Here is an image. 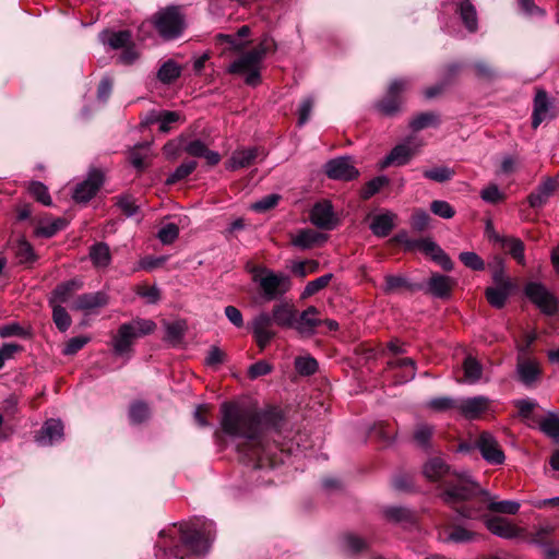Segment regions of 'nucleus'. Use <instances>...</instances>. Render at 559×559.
<instances>
[{
	"instance_id": "f257e3e1",
	"label": "nucleus",
	"mask_w": 559,
	"mask_h": 559,
	"mask_svg": "<svg viewBox=\"0 0 559 559\" xmlns=\"http://www.w3.org/2000/svg\"><path fill=\"white\" fill-rule=\"evenodd\" d=\"M221 413L222 430L230 437L245 439L239 451L254 468H273L284 462L283 450L261 435V420L255 411L236 403H223Z\"/></svg>"
},
{
	"instance_id": "f03ea898",
	"label": "nucleus",
	"mask_w": 559,
	"mask_h": 559,
	"mask_svg": "<svg viewBox=\"0 0 559 559\" xmlns=\"http://www.w3.org/2000/svg\"><path fill=\"white\" fill-rule=\"evenodd\" d=\"M424 475L429 480L438 481L443 486L441 496L449 506L455 507L457 503L467 502L456 509L460 516L465 519L480 516L484 508L473 501L478 491V485L466 473L452 471L442 459L433 457L424 465Z\"/></svg>"
},
{
	"instance_id": "7ed1b4c3",
	"label": "nucleus",
	"mask_w": 559,
	"mask_h": 559,
	"mask_svg": "<svg viewBox=\"0 0 559 559\" xmlns=\"http://www.w3.org/2000/svg\"><path fill=\"white\" fill-rule=\"evenodd\" d=\"M180 545L168 547L165 540L157 546V559H195L206 554L215 537V524L210 520H197L179 526Z\"/></svg>"
},
{
	"instance_id": "20e7f679",
	"label": "nucleus",
	"mask_w": 559,
	"mask_h": 559,
	"mask_svg": "<svg viewBox=\"0 0 559 559\" xmlns=\"http://www.w3.org/2000/svg\"><path fill=\"white\" fill-rule=\"evenodd\" d=\"M273 48V41L264 38L250 51L241 55L228 67V72L245 75L248 85L255 86L260 82V66L266 53Z\"/></svg>"
},
{
	"instance_id": "39448f33",
	"label": "nucleus",
	"mask_w": 559,
	"mask_h": 559,
	"mask_svg": "<svg viewBox=\"0 0 559 559\" xmlns=\"http://www.w3.org/2000/svg\"><path fill=\"white\" fill-rule=\"evenodd\" d=\"M156 323L151 319L135 318L122 323L111 341L114 353L118 356L129 355L136 338L152 334Z\"/></svg>"
},
{
	"instance_id": "423d86ee",
	"label": "nucleus",
	"mask_w": 559,
	"mask_h": 559,
	"mask_svg": "<svg viewBox=\"0 0 559 559\" xmlns=\"http://www.w3.org/2000/svg\"><path fill=\"white\" fill-rule=\"evenodd\" d=\"M251 273L252 280L259 285L265 301L275 300L290 289V278L284 273H275L264 266H254Z\"/></svg>"
},
{
	"instance_id": "0eeeda50",
	"label": "nucleus",
	"mask_w": 559,
	"mask_h": 559,
	"mask_svg": "<svg viewBox=\"0 0 559 559\" xmlns=\"http://www.w3.org/2000/svg\"><path fill=\"white\" fill-rule=\"evenodd\" d=\"M386 348L394 355V357L388 361V368L395 371V383L402 384L413 380L416 374V362L412 358L397 357V355L405 353V349L399 341H390Z\"/></svg>"
},
{
	"instance_id": "6e6552de",
	"label": "nucleus",
	"mask_w": 559,
	"mask_h": 559,
	"mask_svg": "<svg viewBox=\"0 0 559 559\" xmlns=\"http://www.w3.org/2000/svg\"><path fill=\"white\" fill-rule=\"evenodd\" d=\"M154 25L162 37L174 39L181 35L185 20L178 8L170 7L155 14Z\"/></svg>"
},
{
	"instance_id": "1a4fd4ad",
	"label": "nucleus",
	"mask_w": 559,
	"mask_h": 559,
	"mask_svg": "<svg viewBox=\"0 0 559 559\" xmlns=\"http://www.w3.org/2000/svg\"><path fill=\"white\" fill-rule=\"evenodd\" d=\"M423 143L415 138H407L402 143L395 145L391 152L381 162V167L385 168L391 165L403 166L416 155Z\"/></svg>"
},
{
	"instance_id": "9d476101",
	"label": "nucleus",
	"mask_w": 559,
	"mask_h": 559,
	"mask_svg": "<svg viewBox=\"0 0 559 559\" xmlns=\"http://www.w3.org/2000/svg\"><path fill=\"white\" fill-rule=\"evenodd\" d=\"M524 290L527 298L545 314L552 316L558 311L557 299L543 284L531 282Z\"/></svg>"
},
{
	"instance_id": "9b49d317",
	"label": "nucleus",
	"mask_w": 559,
	"mask_h": 559,
	"mask_svg": "<svg viewBox=\"0 0 559 559\" xmlns=\"http://www.w3.org/2000/svg\"><path fill=\"white\" fill-rule=\"evenodd\" d=\"M104 183V174L99 169H93L88 173L85 180L79 182L72 193V198L78 203H87L95 197Z\"/></svg>"
},
{
	"instance_id": "f8f14e48",
	"label": "nucleus",
	"mask_w": 559,
	"mask_h": 559,
	"mask_svg": "<svg viewBox=\"0 0 559 559\" xmlns=\"http://www.w3.org/2000/svg\"><path fill=\"white\" fill-rule=\"evenodd\" d=\"M275 324L273 316L262 311L251 321V331L254 340L261 350H263L271 340L276 335L272 325Z\"/></svg>"
},
{
	"instance_id": "ddd939ff",
	"label": "nucleus",
	"mask_w": 559,
	"mask_h": 559,
	"mask_svg": "<svg viewBox=\"0 0 559 559\" xmlns=\"http://www.w3.org/2000/svg\"><path fill=\"white\" fill-rule=\"evenodd\" d=\"M409 84V80L406 79L394 80L390 84L386 95L379 102V110L389 116L395 114L402 105L401 95L407 91Z\"/></svg>"
},
{
	"instance_id": "4468645a",
	"label": "nucleus",
	"mask_w": 559,
	"mask_h": 559,
	"mask_svg": "<svg viewBox=\"0 0 559 559\" xmlns=\"http://www.w3.org/2000/svg\"><path fill=\"white\" fill-rule=\"evenodd\" d=\"M324 173L330 179L349 181L358 177L359 171L348 156L337 157L324 165Z\"/></svg>"
},
{
	"instance_id": "2eb2a0df",
	"label": "nucleus",
	"mask_w": 559,
	"mask_h": 559,
	"mask_svg": "<svg viewBox=\"0 0 559 559\" xmlns=\"http://www.w3.org/2000/svg\"><path fill=\"white\" fill-rule=\"evenodd\" d=\"M310 222L320 229H334L338 221L332 203L329 200L314 203L310 211Z\"/></svg>"
},
{
	"instance_id": "dca6fc26",
	"label": "nucleus",
	"mask_w": 559,
	"mask_h": 559,
	"mask_svg": "<svg viewBox=\"0 0 559 559\" xmlns=\"http://www.w3.org/2000/svg\"><path fill=\"white\" fill-rule=\"evenodd\" d=\"M476 447L489 464L499 465L504 462V453L491 433L483 432L476 442Z\"/></svg>"
},
{
	"instance_id": "f3484780",
	"label": "nucleus",
	"mask_w": 559,
	"mask_h": 559,
	"mask_svg": "<svg viewBox=\"0 0 559 559\" xmlns=\"http://www.w3.org/2000/svg\"><path fill=\"white\" fill-rule=\"evenodd\" d=\"M259 155L260 151L257 147L237 148L231 153L229 159L225 164V167L227 170L231 171L250 167L254 164Z\"/></svg>"
},
{
	"instance_id": "a211bd4d",
	"label": "nucleus",
	"mask_w": 559,
	"mask_h": 559,
	"mask_svg": "<svg viewBox=\"0 0 559 559\" xmlns=\"http://www.w3.org/2000/svg\"><path fill=\"white\" fill-rule=\"evenodd\" d=\"M63 438V424L60 419H48L43 425L35 439L39 445L48 447Z\"/></svg>"
},
{
	"instance_id": "6ab92c4d",
	"label": "nucleus",
	"mask_w": 559,
	"mask_h": 559,
	"mask_svg": "<svg viewBox=\"0 0 559 559\" xmlns=\"http://www.w3.org/2000/svg\"><path fill=\"white\" fill-rule=\"evenodd\" d=\"M489 407V399L479 395L457 400L456 409L466 418L475 419Z\"/></svg>"
},
{
	"instance_id": "aec40b11",
	"label": "nucleus",
	"mask_w": 559,
	"mask_h": 559,
	"mask_svg": "<svg viewBox=\"0 0 559 559\" xmlns=\"http://www.w3.org/2000/svg\"><path fill=\"white\" fill-rule=\"evenodd\" d=\"M516 374L523 385L532 388L540 378L542 369L535 359L523 358L516 364Z\"/></svg>"
},
{
	"instance_id": "412c9836",
	"label": "nucleus",
	"mask_w": 559,
	"mask_h": 559,
	"mask_svg": "<svg viewBox=\"0 0 559 559\" xmlns=\"http://www.w3.org/2000/svg\"><path fill=\"white\" fill-rule=\"evenodd\" d=\"M418 248L428 254L438 265H440L444 271L453 270V262L450 257L444 252V250L437 245L435 241L429 239H421L417 241Z\"/></svg>"
},
{
	"instance_id": "4be33fe9",
	"label": "nucleus",
	"mask_w": 559,
	"mask_h": 559,
	"mask_svg": "<svg viewBox=\"0 0 559 559\" xmlns=\"http://www.w3.org/2000/svg\"><path fill=\"white\" fill-rule=\"evenodd\" d=\"M108 304V296L103 292L80 295L72 305L73 310L92 312Z\"/></svg>"
},
{
	"instance_id": "5701e85b",
	"label": "nucleus",
	"mask_w": 559,
	"mask_h": 559,
	"mask_svg": "<svg viewBox=\"0 0 559 559\" xmlns=\"http://www.w3.org/2000/svg\"><path fill=\"white\" fill-rule=\"evenodd\" d=\"M487 528L495 535L502 538H515L523 534V530L513 525L510 521L503 518H491L486 521Z\"/></svg>"
},
{
	"instance_id": "b1692460",
	"label": "nucleus",
	"mask_w": 559,
	"mask_h": 559,
	"mask_svg": "<svg viewBox=\"0 0 559 559\" xmlns=\"http://www.w3.org/2000/svg\"><path fill=\"white\" fill-rule=\"evenodd\" d=\"M557 189V181L552 178H547L538 185V187L528 195L527 201L531 207L538 209L544 206L548 199L554 194Z\"/></svg>"
},
{
	"instance_id": "393cba45",
	"label": "nucleus",
	"mask_w": 559,
	"mask_h": 559,
	"mask_svg": "<svg viewBox=\"0 0 559 559\" xmlns=\"http://www.w3.org/2000/svg\"><path fill=\"white\" fill-rule=\"evenodd\" d=\"M454 285L455 281L453 278L439 273H433L427 283L428 293L441 299L450 297Z\"/></svg>"
},
{
	"instance_id": "a878e982",
	"label": "nucleus",
	"mask_w": 559,
	"mask_h": 559,
	"mask_svg": "<svg viewBox=\"0 0 559 559\" xmlns=\"http://www.w3.org/2000/svg\"><path fill=\"white\" fill-rule=\"evenodd\" d=\"M421 288L420 285L412 283L404 275H392L388 274L384 276V284L382 286V290L386 295L400 293L403 289H407L411 292L419 290Z\"/></svg>"
},
{
	"instance_id": "bb28decb",
	"label": "nucleus",
	"mask_w": 559,
	"mask_h": 559,
	"mask_svg": "<svg viewBox=\"0 0 559 559\" xmlns=\"http://www.w3.org/2000/svg\"><path fill=\"white\" fill-rule=\"evenodd\" d=\"M82 286L83 282L80 278H72L59 284L51 293L49 304L62 305L67 302L72 294L82 288Z\"/></svg>"
},
{
	"instance_id": "cd10ccee",
	"label": "nucleus",
	"mask_w": 559,
	"mask_h": 559,
	"mask_svg": "<svg viewBox=\"0 0 559 559\" xmlns=\"http://www.w3.org/2000/svg\"><path fill=\"white\" fill-rule=\"evenodd\" d=\"M326 240V236L310 228L300 229L293 238V246L302 250L310 249Z\"/></svg>"
},
{
	"instance_id": "c85d7f7f",
	"label": "nucleus",
	"mask_w": 559,
	"mask_h": 559,
	"mask_svg": "<svg viewBox=\"0 0 559 559\" xmlns=\"http://www.w3.org/2000/svg\"><path fill=\"white\" fill-rule=\"evenodd\" d=\"M272 316L277 326L295 328L296 310L292 305L287 302L275 305L272 310Z\"/></svg>"
},
{
	"instance_id": "c756f323",
	"label": "nucleus",
	"mask_w": 559,
	"mask_h": 559,
	"mask_svg": "<svg viewBox=\"0 0 559 559\" xmlns=\"http://www.w3.org/2000/svg\"><path fill=\"white\" fill-rule=\"evenodd\" d=\"M318 316V308L309 306L300 313L298 319L296 318L295 329L300 333H312L317 326L321 325V320Z\"/></svg>"
},
{
	"instance_id": "7c9ffc66",
	"label": "nucleus",
	"mask_w": 559,
	"mask_h": 559,
	"mask_svg": "<svg viewBox=\"0 0 559 559\" xmlns=\"http://www.w3.org/2000/svg\"><path fill=\"white\" fill-rule=\"evenodd\" d=\"M396 215L392 212H384L373 216L370 229L377 237H386L395 225Z\"/></svg>"
},
{
	"instance_id": "2f4dec72",
	"label": "nucleus",
	"mask_w": 559,
	"mask_h": 559,
	"mask_svg": "<svg viewBox=\"0 0 559 559\" xmlns=\"http://www.w3.org/2000/svg\"><path fill=\"white\" fill-rule=\"evenodd\" d=\"M480 493L484 496V501L488 502V509L493 512L504 513V514H515L518 513L520 509V503L513 500H502V501H495L488 491L481 490L478 487V491L476 495Z\"/></svg>"
},
{
	"instance_id": "473e14b6",
	"label": "nucleus",
	"mask_w": 559,
	"mask_h": 559,
	"mask_svg": "<svg viewBox=\"0 0 559 559\" xmlns=\"http://www.w3.org/2000/svg\"><path fill=\"white\" fill-rule=\"evenodd\" d=\"M548 112L549 102L547 93L545 91H538L534 98L532 127L534 129L538 128V126L548 117Z\"/></svg>"
},
{
	"instance_id": "72a5a7b5",
	"label": "nucleus",
	"mask_w": 559,
	"mask_h": 559,
	"mask_svg": "<svg viewBox=\"0 0 559 559\" xmlns=\"http://www.w3.org/2000/svg\"><path fill=\"white\" fill-rule=\"evenodd\" d=\"M100 40L112 49H123L132 44V35L129 31L103 32Z\"/></svg>"
},
{
	"instance_id": "f704fd0d",
	"label": "nucleus",
	"mask_w": 559,
	"mask_h": 559,
	"mask_svg": "<svg viewBox=\"0 0 559 559\" xmlns=\"http://www.w3.org/2000/svg\"><path fill=\"white\" fill-rule=\"evenodd\" d=\"M180 120V115L177 111H151L147 116V123H159V131L167 133L170 126Z\"/></svg>"
},
{
	"instance_id": "c9c22d12",
	"label": "nucleus",
	"mask_w": 559,
	"mask_h": 559,
	"mask_svg": "<svg viewBox=\"0 0 559 559\" xmlns=\"http://www.w3.org/2000/svg\"><path fill=\"white\" fill-rule=\"evenodd\" d=\"M67 221L61 217L44 218L38 223L35 229V234L38 237L50 238L55 236L58 231L64 229L67 227Z\"/></svg>"
},
{
	"instance_id": "e433bc0d",
	"label": "nucleus",
	"mask_w": 559,
	"mask_h": 559,
	"mask_svg": "<svg viewBox=\"0 0 559 559\" xmlns=\"http://www.w3.org/2000/svg\"><path fill=\"white\" fill-rule=\"evenodd\" d=\"M90 259L96 267H107L111 262L110 249L105 242H97L90 249Z\"/></svg>"
},
{
	"instance_id": "4c0bfd02",
	"label": "nucleus",
	"mask_w": 559,
	"mask_h": 559,
	"mask_svg": "<svg viewBox=\"0 0 559 559\" xmlns=\"http://www.w3.org/2000/svg\"><path fill=\"white\" fill-rule=\"evenodd\" d=\"M464 379L463 382L468 384L477 383L483 374L481 364L474 357L467 356L463 361Z\"/></svg>"
},
{
	"instance_id": "58836bf2",
	"label": "nucleus",
	"mask_w": 559,
	"mask_h": 559,
	"mask_svg": "<svg viewBox=\"0 0 559 559\" xmlns=\"http://www.w3.org/2000/svg\"><path fill=\"white\" fill-rule=\"evenodd\" d=\"M500 246L507 250L519 264L525 265L524 243L521 239L506 237L501 239Z\"/></svg>"
},
{
	"instance_id": "ea45409f",
	"label": "nucleus",
	"mask_w": 559,
	"mask_h": 559,
	"mask_svg": "<svg viewBox=\"0 0 559 559\" xmlns=\"http://www.w3.org/2000/svg\"><path fill=\"white\" fill-rule=\"evenodd\" d=\"M182 72V68L174 60L165 61L157 71V79L164 84L175 82Z\"/></svg>"
},
{
	"instance_id": "a19ab883",
	"label": "nucleus",
	"mask_w": 559,
	"mask_h": 559,
	"mask_svg": "<svg viewBox=\"0 0 559 559\" xmlns=\"http://www.w3.org/2000/svg\"><path fill=\"white\" fill-rule=\"evenodd\" d=\"M444 537L443 540L447 543H454V544H463L468 543L474 539L475 534L460 525H455L453 527H445L444 528Z\"/></svg>"
},
{
	"instance_id": "79ce46f5",
	"label": "nucleus",
	"mask_w": 559,
	"mask_h": 559,
	"mask_svg": "<svg viewBox=\"0 0 559 559\" xmlns=\"http://www.w3.org/2000/svg\"><path fill=\"white\" fill-rule=\"evenodd\" d=\"M457 9L465 27L469 32H475L477 29V13L474 5L469 0H462Z\"/></svg>"
},
{
	"instance_id": "37998d69",
	"label": "nucleus",
	"mask_w": 559,
	"mask_h": 559,
	"mask_svg": "<svg viewBox=\"0 0 559 559\" xmlns=\"http://www.w3.org/2000/svg\"><path fill=\"white\" fill-rule=\"evenodd\" d=\"M151 144L148 142L136 144L129 154L133 167L142 170L145 167V159L151 156Z\"/></svg>"
},
{
	"instance_id": "c03bdc74",
	"label": "nucleus",
	"mask_w": 559,
	"mask_h": 559,
	"mask_svg": "<svg viewBox=\"0 0 559 559\" xmlns=\"http://www.w3.org/2000/svg\"><path fill=\"white\" fill-rule=\"evenodd\" d=\"M165 328V340L173 343L178 344L187 330V323L183 320H176L174 322H164Z\"/></svg>"
},
{
	"instance_id": "a18cd8bd",
	"label": "nucleus",
	"mask_w": 559,
	"mask_h": 559,
	"mask_svg": "<svg viewBox=\"0 0 559 559\" xmlns=\"http://www.w3.org/2000/svg\"><path fill=\"white\" fill-rule=\"evenodd\" d=\"M440 122L439 116L435 112L427 111L415 116L409 121V128L413 131H420L428 127H437Z\"/></svg>"
},
{
	"instance_id": "49530a36",
	"label": "nucleus",
	"mask_w": 559,
	"mask_h": 559,
	"mask_svg": "<svg viewBox=\"0 0 559 559\" xmlns=\"http://www.w3.org/2000/svg\"><path fill=\"white\" fill-rule=\"evenodd\" d=\"M512 288L507 287H488L486 289V298L488 302L495 308H502L510 295Z\"/></svg>"
},
{
	"instance_id": "de8ad7c7",
	"label": "nucleus",
	"mask_w": 559,
	"mask_h": 559,
	"mask_svg": "<svg viewBox=\"0 0 559 559\" xmlns=\"http://www.w3.org/2000/svg\"><path fill=\"white\" fill-rule=\"evenodd\" d=\"M332 277H333V274L328 273V274H324L313 281L308 282V284L305 286V288L301 293V298L302 299L309 298L312 295H314V294L319 293L320 290H322L323 288H325L329 285V283L331 282Z\"/></svg>"
},
{
	"instance_id": "09e8293b",
	"label": "nucleus",
	"mask_w": 559,
	"mask_h": 559,
	"mask_svg": "<svg viewBox=\"0 0 559 559\" xmlns=\"http://www.w3.org/2000/svg\"><path fill=\"white\" fill-rule=\"evenodd\" d=\"M49 305L52 308V320L56 326L58 328L59 331L66 332L72 323L71 317L61 305Z\"/></svg>"
},
{
	"instance_id": "8fccbe9b",
	"label": "nucleus",
	"mask_w": 559,
	"mask_h": 559,
	"mask_svg": "<svg viewBox=\"0 0 559 559\" xmlns=\"http://www.w3.org/2000/svg\"><path fill=\"white\" fill-rule=\"evenodd\" d=\"M455 171L447 166L435 167L424 170L423 175L426 179L436 182H445L453 178Z\"/></svg>"
},
{
	"instance_id": "3c124183",
	"label": "nucleus",
	"mask_w": 559,
	"mask_h": 559,
	"mask_svg": "<svg viewBox=\"0 0 559 559\" xmlns=\"http://www.w3.org/2000/svg\"><path fill=\"white\" fill-rule=\"evenodd\" d=\"M15 255L22 264L33 263L36 260V254L32 245L25 239L17 241L15 246Z\"/></svg>"
},
{
	"instance_id": "603ef678",
	"label": "nucleus",
	"mask_w": 559,
	"mask_h": 559,
	"mask_svg": "<svg viewBox=\"0 0 559 559\" xmlns=\"http://www.w3.org/2000/svg\"><path fill=\"white\" fill-rule=\"evenodd\" d=\"M295 369L300 376H311L318 370V361L311 356H300L295 359Z\"/></svg>"
},
{
	"instance_id": "864d4df0",
	"label": "nucleus",
	"mask_w": 559,
	"mask_h": 559,
	"mask_svg": "<svg viewBox=\"0 0 559 559\" xmlns=\"http://www.w3.org/2000/svg\"><path fill=\"white\" fill-rule=\"evenodd\" d=\"M197 168V162L195 160H188L182 164H180L167 178V183H176L179 180L185 179L190 174L194 171Z\"/></svg>"
},
{
	"instance_id": "5fc2aeb1",
	"label": "nucleus",
	"mask_w": 559,
	"mask_h": 559,
	"mask_svg": "<svg viewBox=\"0 0 559 559\" xmlns=\"http://www.w3.org/2000/svg\"><path fill=\"white\" fill-rule=\"evenodd\" d=\"M28 191L41 204L46 206L51 205V197L48 192V188L44 183L32 181L28 186Z\"/></svg>"
},
{
	"instance_id": "6e6d98bb",
	"label": "nucleus",
	"mask_w": 559,
	"mask_h": 559,
	"mask_svg": "<svg viewBox=\"0 0 559 559\" xmlns=\"http://www.w3.org/2000/svg\"><path fill=\"white\" fill-rule=\"evenodd\" d=\"M116 205L128 217L134 216L139 211V205L132 195L124 194L116 198Z\"/></svg>"
},
{
	"instance_id": "4d7b16f0",
	"label": "nucleus",
	"mask_w": 559,
	"mask_h": 559,
	"mask_svg": "<svg viewBox=\"0 0 559 559\" xmlns=\"http://www.w3.org/2000/svg\"><path fill=\"white\" fill-rule=\"evenodd\" d=\"M343 546L349 554L356 555L367 549L368 545L361 537L348 534L343 538Z\"/></svg>"
},
{
	"instance_id": "13d9d810",
	"label": "nucleus",
	"mask_w": 559,
	"mask_h": 559,
	"mask_svg": "<svg viewBox=\"0 0 559 559\" xmlns=\"http://www.w3.org/2000/svg\"><path fill=\"white\" fill-rule=\"evenodd\" d=\"M540 430L552 438L554 440L559 441V417L556 415H549L544 418L539 424Z\"/></svg>"
},
{
	"instance_id": "bf43d9fd",
	"label": "nucleus",
	"mask_w": 559,
	"mask_h": 559,
	"mask_svg": "<svg viewBox=\"0 0 559 559\" xmlns=\"http://www.w3.org/2000/svg\"><path fill=\"white\" fill-rule=\"evenodd\" d=\"M179 236V227L175 223H166L158 233L157 238L163 245L173 243Z\"/></svg>"
},
{
	"instance_id": "052dcab7",
	"label": "nucleus",
	"mask_w": 559,
	"mask_h": 559,
	"mask_svg": "<svg viewBox=\"0 0 559 559\" xmlns=\"http://www.w3.org/2000/svg\"><path fill=\"white\" fill-rule=\"evenodd\" d=\"M150 416L148 406L143 402H135L130 406L129 418L132 424H141Z\"/></svg>"
},
{
	"instance_id": "680f3d73",
	"label": "nucleus",
	"mask_w": 559,
	"mask_h": 559,
	"mask_svg": "<svg viewBox=\"0 0 559 559\" xmlns=\"http://www.w3.org/2000/svg\"><path fill=\"white\" fill-rule=\"evenodd\" d=\"M319 270V262L316 260L299 261L293 264L292 272L304 278L308 274L316 273Z\"/></svg>"
},
{
	"instance_id": "e2e57ef3",
	"label": "nucleus",
	"mask_w": 559,
	"mask_h": 559,
	"mask_svg": "<svg viewBox=\"0 0 559 559\" xmlns=\"http://www.w3.org/2000/svg\"><path fill=\"white\" fill-rule=\"evenodd\" d=\"M389 183V178L386 176H378L371 179L366 183L361 191V197L364 199H369L374 195L381 188Z\"/></svg>"
},
{
	"instance_id": "0e129e2a",
	"label": "nucleus",
	"mask_w": 559,
	"mask_h": 559,
	"mask_svg": "<svg viewBox=\"0 0 559 559\" xmlns=\"http://www.w3.org/2000/svg\"><path fill=\"white\" fill-rule=\"evenodd\" d=\"M460 261L468 269L474 271H483L485 269V262L475 252L465 251L459 255Z\"/></svg>"
},
{
	"instance_id": "69168bd1",
	"label": "nucleus",
	"mask_w": 559,
	"mask_h": 559,
	"mask_svg": "<svg viewBox=\"0 0 559 559\" xmlns=\"http://www.w3.org/2000/svg\"><path fill=\"white\" fill-rule=\"evenodd\" d=\"M430 210L435 215L444 219H450L455 215V211L452 205L449 202L442 200L432 201L430 204Z\"/></svg>"
},
{
	"instance_id": "338daca9",
	"label": "nucleus",
	"mask_w": 559,
	"mask_h": 559,
	"mask_svg": "<svg viewBox=\"0 0 559 559\" xmlns=\"http://www.w3.org/2000/svg\"><path fill=\"white\" fill-rule=\"evenodd\" d=\"M433 428L427 424H418L415 428L414 439L421 448L429 445V440L432 436Z\"/></svg>"
},
{
	"instance_id": "774afa93",
	"label": "nucleus",
	"mask_w": 559,
	"mask_h": 559,
	"mask_svg": "<svg viewBox=\"0 0 559 559\" xmlns=\"http://www.w3.org/2000/svg\"><path fill=\"white\" fill-rule=\"evenodd\" d=\"M280 199L281 198L278 194H275V193L267 194V195L263 197L262 199H260L259 201L251 204V209L259 213L269 211L277 205Z\"/></svg>"
}]
</instances>
